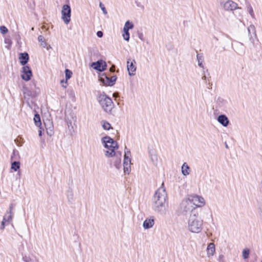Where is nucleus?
I'll use <instances>...</instances> for the list:
<instances>
[{
  "instance_id": "obj_1",
  "label": "nucleus",
  "mask_w": 262,
  "mask_h": 262,
  "mask_svg": "<svg viewBox=\"0 0 262 262\" xmlns=\"http://www.w3.org/2000/svg\"><path fill=\"white\" fill-rule=\"evenodd\" d=\"M167 200V195L164 182H162L160 188L155 192L153 198L154 210L162 214H165L166 210V202Z\"/></svg>"
},
{
  "instance_id": "obj_2",
  "label": "nucleus",
  "mask_w": 262,
  "mask_h": 262,
  "mask_svg": "<svg viewBox=\"0 0 262 262\" xmlns=\"http://www.w3.org/2000/svg\"><path fill=\"white\" fill-rule=\"evenodd\" d=\"M203 222V220L198 216V213L192 212L188 220V230L193 233L200 232L202 229Z\"/></svg>"
},
{
  "instance_id": "obj_3",
  "label": "nucleus",
  "mask_w": 262,
  "mask_h": 262,
  "mask_svg": "<svg viewBox=\"0 0 262 262\" xmlns=\"http://www.w3.org/2000/svg\"><path fill=\"white\" fill-rule=\"evenodd\" d=\"M98 101L105 112H110L113 105V102L111 98L108 97L105 94H100L98 96Z\"/></svg>"
},
{
  "instance_id": "obj_4",
  "label": "nucleus",
  "mask_w": 262,
  "mask_h": 262,
  "mask_svg": "<svg viewBox=\"0 0 262 262\" xmlns=\"http://www.w3.org/2000/svg\"><path fill=\"white\" fill-rule=\"evenodd\" d=\"M24 98L27 105L32 108L33 105V98L36 96L35 93L29 90L28 88H23Z\"/></svg>"
},
{
  "instance_id": "obj_5",
  "label": "nucleus",
  "mask_w": 262,
  "mask_h": 262,
  "mask_svg": "<svg viewBox=\"0 0 262 262\" xmlns=\"http://www.w3.org/2000/svg\"><path fill=\"white\" fill-rule=\"evenodd\" d=\"M180 211L182 213L186 215L187 213L192 212H196L195 210V207L192 205L191 203L188 199L183 200L180 204Z\"/></svg>"
},
{
  "instance_id": "obj_6",
  "label": "nucleus",
  "mask_w": 262,
  "mask_h": 262,
  "mask_svg": "<svg viewBox=\"0 0 262 262\" xmlns=\"http://www.w3.org/2000/svg\"><path fill=\"white\" fill-rule=\"evenodd\" d=\"M130 157V151L125 147L123 160V168L124 173L127 174H128L130 171L131 159Z\"/></svg>"
},
{
  "instance_id": "obj_7",
  "label": "nucleus",
  "mask_w": 262,
  "mask_h": 262,
  "mask_svg": "<svg viewBox=\"0 0 262 262\" xmlns=\"http://www.w3.org/2000/svg\"><path fill=\"white\" fill-rule=\"evenodd\" d=\"M101 141L104 147L106 148L116 149L118 148L117 142L109 136L103 137Z\"/></svg>"
},
{
  "instance_id": "obj_8",
  "label": "nucleus",
  "mask_w": 262,
  "mask_h": 262,
  "mask_svg": "<svg viewBox=\"0 0 262 262\" xmlns=\"http://www.w3.org/2000/svg\"><path fill=\"white\" fill-rule=\"evenodd\" d=\"M61 18L66 24H68L70 21L71 15V9L70 6L68 4H65L62 6L61 10Z\"/></svg>"
},
{
  "instance_id": "obj_9",
  "label": "nucleus",
  "mask_w": 262,
  "mask_h": 262,
  "mask_svg": "<svg viewBox=\"0 0 262 262\" xmlns=\"http://www.w3.org/2000/svg\"><path fill=\"white\" fill-rule=\"evenodd\" d=\"M187 199L193 206L202 207L205 203L204 198L197 195H190Z\"/></svg>"
},
{
  "instance_id": "obj_10",
  "label": "nucleus",
  "mask_w": 262,
  "mask_h": 262,
  "mask_svg": "<svg viewBox=\"0 0 262 262\" xmlns=\"http://www.w3.org/2000/svg\"><path fill=\"white\" fill-rule=\"evenodd\" d=\"M116 79V76L114 75L111 77H109L105 74H102L99 78L100 81L102 82L104 84L109 86L113 85L115 84Z\"/></svg>"
},
{
  "instance_id": "obj_11",
  "label": "nucleus",
  "mask_w": 262,
  "mask_h": 262,
  "mask_svg": "<svg viewBox=\"0 0 262 262\" xmlns=\"http://www.w3.org/2000/svg\"><path fill=\"white\" fill-rule=\"evenodd\" d=\"M91 67L98 71L103 72L106 69L107 64L105 61L102 60H99L96 62H92Z\"/></svg>"
},
{
  "instance_id": "obj_12",
  "label": "nucleus",
  "mask_w": 262,
  "mask_h": 262,
  "mask_svg": "<svg viewBox=\"0 0 262 262\" xmlns=\"http://www.w3.org/2000/svg\"><path fill=\"white\" fill-rule=\"evenodd\" d=\"M22 73L23 74L21 76L23 80L25 81H29L30 80L32 76V73L31 69L29 67L27 66H24L23 67Z\"/></svg>"
},
{
  "instance_id": "obj_13",
  "label": "nucleus",
  "mask_w": 262,
  "mask_h": 262,
  "mask_svg": "<svg viewBox=\"0 0 262 262\" xmlns=\"http://www.w3.org/2000/svg\"><path fill=\"white\" fill-rule=\"evenodd\" d=\"M221 5H223L224 9L227 11H232L237 8V4L231 0H228L225 2H222Z\"/></svg>"
},
{
  "instance_id": "obj_14",
  "label": "nucleus",
  "mask_w": 262,
  "mask_h": 262,
  "mask_svg": "<svg viewBox=\"0 0 262 262\" xmlns=\"http://www.w3.org/2000/svg\"><path fill=\"white\" fill-rule=\"evenodd\" d=\"M130 59H128L127 61V69L128 72V74L130 76H134L135 74L136 71V61L133 59L130 61Z\"/></svg>"
},
{
  "instance_id": "obj_15",
  "label": "nucleus",
  "mask_w": 262,
  "mask_h": 262,
  "mask_svg": "<svg viewBox=\"0 0 262 262\" xmlns=\"http://www.w3.org/2000/svg\"><path fill=\"white\" fill-rule=\"evenodd\" d=\"M248 31L249 40L251 43L254 44V38L256 37V31L254 26L252 25H250L248 28Z\"/></svg>"
},
{
  "instance_id": "obj_16",
  "label": "nucleus",
  "mask_w": 262,
  "mask_h": 262,
  "mask_svg": "<svg viewBox=\"0 0 262 262\" xmlns=\"http://www.w3.org/2000/svg\"><path fill=\"white\" fill-rule=\"evenodd\" d=\"M218 122L223 126L226 127L229 123V120L225 115H220L217 117Z\"/></svg>"
},
{
  "instance_id": "obj_17",
  "label": "nucleus",
  "mask_w": 262,
  "mask_h": 262,
  "mask_svg": "<svg viewBox=\"0 0 262 262\" xmlns=\"http://www.w3.org/2000/svg\"><path fill=\"white\" fill-rule=\"evenodd\" d=\"M29 59V56L27 53H23L20 54V63L22 66H26L25 65L28 62Z\"/></svg>"
},
{
  "instance_id": "obj_18",
  "label": "nucleus",
  "mask_w": 262,
  "mask_h": 262,
  "mask_svg": "<svg viewBox=\"0 0 262 262\" xmlns=\"http://www.w3.org/2000/svg\"><path fill=\"white\" fill-rule=\"evenodd\" d=\"M154 225V219H146L143 224V227L145 229H148L151 228Z\"/></svg>"
},
{
  "instance_id": "obj_19",
  "label": "nucleus",
  "mask_w": 262,
  "mask_h": 262,
  "mask_svg": "<svg viewBox=\"0 0 262 262\" xmlns=\"http://www.w3.org/2000/svg\"><path fill=\"white\" fill-rule=\"evenodd\" d=\"M235 51L239 55L243 56V55H244L245 51L244 49V45L241 42H238L237 45H236Z\"/></svg>"
},
{
  "instance_id": "obj_20",
  "label": "nucleus",
  "mask_w": 262,
  "mask_h": 262,
  "mask_svg": "<svg viewBox=\"0 0 262 262\" xmlns=\"http://www.w3.org/2000/svg\"><path fill=\"white\" fill-rule=\"evenodd\" d=\"M215 245L213 243H210L207 246V255L209 257L212 256L215 252Z\"/></svg>"
},
{
  "instance_id": "obj_21",
  "label": "nucleus",
  "mask_w": 262,
  "mask_h": 262,
  "mask_svg": "<svg viewBox=\"0 0 262 262\" xmlns=\"http://www.w3.org/2000/svg\"><path fill=\"white\" fill-rule=\"evenodd\" d=\"M181 168L182 173L184 176H186L189 174V172H188V170L189 169V167L186 163H184L182 165Z\"/></svg>"
},
{
  "instance_id": "obj_22",
  "label": "nucleus",
  "mask_w": 262,
  "mask_h": 262,
  "mask_svg": "<svg viewBox=\"0 0 262 262\" xmlns=\"http://www.w3.org/2000/svg\"><path fill=\"white\" fill-rule=\"evenodd\" d=\"M134 26V24L132 23L127 20L124 25L123 31L129 32V30L133 29Z\"/></svg>"
},
{
  "instance_id": "obj_23",
  "label": "nucleus",
  "mask_w": 262,
  "mask_h": 262,
  "mask_svg": "<svg viewBox=\"0 0 262 262\" xmlns=\"http://www.w3.org/2000/svg\"><path fill=\"white\" fill-rule=\"evenodd\" d=\"M47 133L50 136H52L54 134L53 126L52 122H49V126L46 127Z\"/></svg>"
},
{
  "instance_id": "obj_24",
  "label": "nucleus",
  "mask_w": 262,
  "mask_h": 262,
  "mask_svg": "<svg viewBox=\"0 0 262 262\" xmlns=\"http://www.w3.org/2000/svg\"><path fill=\"white\" fill-rule=\"evenodd\" d=\"M196 59L198 62V65L200 68H204V66L203 64V61L204 60V57L202 54H198L196 55Z\"/></svg>"
},
{
  "instance_id": "obj_25",
  "label": "nucleus",
  "mask_w": 262,
  "mask_h": 262,
  "mask_svg": "<svg viewBox=\"0 0 262 262\" xmlns=\"http://www.w3.org/2000/svg\"><path fill=\"white\" fill-rule=\"evenodd\" d=\"M34 121L35 125L37 126L40 127V126L41 125L40 117L38 114H35L34 117Z\"/></svg>"
},
{
  "instance_id": "obj_26",
  "label": "nucleus",
  "mask_w": 262,
  "mask_h": 262,
  "mask_svg": "<svg viewBox=\"0 0 262 262\" xmlns=\"http://www.w3.org/2000/svg\"><path fill=\"white\" fill-rule=\"evenodd\" d=\"M20 168V162L18 161H14L11 163V168L15 171H17Z\"/></svg>"
},
{
  "instance_id": "obj_27",
  "label": "nucleus",
  "mask_w": 262,
  "mask_h": 262,
  "mask_svg": "<svg viewBox=\"0 0 262 262\" xmlns=\"http://www.w3.org/2000/svg\"><path fill=\"white\" fill-rule=\"evenodd\" d=\"M121 154L119 153V157L116 159V160L114 162V165L115 167L119 169L121 167Z\"/></svg>"
},
{
  "instance_id": "obj_28",
  "label": "nucleus",
  "mask_w": 262,
  "mask_h": 262,
  "mask_svg": "<svg viewBox=\"0 0 262 262\" xmlns=\"http://www.w3.org/2000/svg\"><path fill=\"white\" fill-rule=\"evenodd\" d=\"M13 216L11 214H7L5 213L3 216V220L7 223V224H9L12 220Z\"/></svg>"
},
{
  "instance_id": "obj_29",
  "label": "nucleus",
  "mask_w": 262,
  "mask_h": 262,
  "mask_svg": "<svg viewBox=\"0 0 262 262\" xmlns=\"http://www.w3.org/2000/svg\"><path fill=\"white\" fill-rule=\"evenodd\" d=\"M150 159L154 165H156L158 162L157 156L155 154H152L150 151L149 152Z\"/></svg>"
},
{
  "instance_id": "obj_30",
  "label": "nucleus",
  "mask_w": 262,
  "mask_h": 262,
  "mask_svg": "<svg viewBox=\"0 0 262 262\" xmlns=\"http://www.w3.org/2000/svg\"><path fill=\"white\" fill-rule=\"evenodd\" d=\"M250 251L248 249H245L243 251V257L244 259H247L249 257Z\"/></svg>"
},
{
  "instance_id": "obj_31",
  "label": "nucleus",
  "mask_w": 262,
  "mask_h": 262,
  "mask_svg": "<svg viewBox=\"0 0 262 262\" xmlns=\"http://www.w3.org/2000/svg\"><path fill=\"white\" fill-rule=\"evenodd\" d=\"M65 74H66V80H68L72 77V72L71 70H70L69 69H66Z\"/></svg>"
},
{
  "instance_id": "obj_32",
  "label": "nucleus",
  "mask_w": 262,
  "mask_h": 262,
  "mask_svg": "<svg viewBox=\"0 0 262 262\" xmlns=\"http://www.w3.org/2000/svg\"><path fill=\"white\" fill-rule=\"evenodd\" d=\"M111 149V151H109L108 150H107L106 152H105V156H107V157H114L115 156V149Z\"/></svg>"
},
{
  "instance_id": "obj_33",
  "label": "nucleus",
  "mask_w": 262,
  "mask_h": 262,
  "mask_svg": "<svg viewBox=\"0 0 262 262\" xmlns=\"http://www.w3.org/2000/svg\"><path fill=\"white\" fill-rule=\"evenodd\" d=\"M102 127L105 130H109L111 128V125L107 121H103V123L102 124Z\"/></svg>"
},
{
  "instance_id": "obj_34",
  "label": "nucleus",
  "mask_w": 262,
  "mask_h": 262,
  "mask_svg": "<svg viewBox=\"0 0 262 262\" xmlns=\"http://www.w3.org/2000/svg\"><path fill=\"white\" fill-rule=\"evenodd\" d=\"M122 35L125 40L128 41L129 40L130 35L129 32L124 31Z\"/></svg>"
},
{
  "instance_id": "obj_35",
  "label": "nucleus",
  "mask_w": 262,
  "mask_h": 262,
  "mask_svg": "<svg viewBox=\"0 0 262 262\" xmlns=\"http://www.w3.org/2000/svg\"><path fill=\"white\" fill-rule=\"evenodd\" d=\"M0 31L2 34H5L8 32V30L5 26H2L0 27Z\"/></svg>"
},
{
  "instance_id": "obj_36",
  "label": "nucleus",
  "mask_w": 262,
  "mask_h": 262,
  "mask_svg": "<svg viewBox=\"0 0 262 262\" xmlns=\"http://www.w3.org/2000/svg\"><path fill=\"white\" fill-rule=\"evenodd\" d=\"M99 7L101 8V9L102 11L104 14H105V15L107 14V11L105 8L104 5L101 2H100L99 4Z\"/></svg>"
},
{
  "instance_id": "obj_37",
  "label": "nucleus",
  "mask_w": 262,
  "mask_h": 262,
  "mask_svg": "<svg viewBox=\"0 0 262 262\" xmlns=\"http://www.w3.org/2000/svg\"><path fill=\"white\" fill-rule=\"evenodd\" d=\"M68 200L69 202H72L73 200V194L72 192H70V193L68 194Z\"/></svg>"
},
{
  "instance_id": "obj_38",
  "label": "nucleus",
  "mask_w": 262,
  "mask_h": 262,
  "mask_svg": "<svg viewBox=\"0 0 262 262\" xmlns=\"http://www.w3.org/2000/svg\"><path fill=\"white\" fill-rule=\"evenodd\" d=\"M68 93L70 98H74L75 97L74 92L72 90H68Z\"/></svg>"
},
{
  "instance_id": "obj_39",
  "label": "nucleus",
  "mask_w": 262,
  "mask_h": 262,
  "mask_svg": "<svg viewBox=\"0 0 262 262\" xmlns=\"http://www.w3.org/2000/svg\"><path fill=\"white\" fill-rule=\"evenodd\" d=\"M38 41L40 43L43 42L45 41V38L42 35H39L38 37Z\"/></svg>"
},
{
  "instance_id": "obj_40",
  "label": "nucleus",
  "mask_w": 262,
  "mask_h": 262,
  "mask_svg": "<svg viewBox=\"0 0 262 262\" xmlns=\"http://www.w3.org/2000/svg\"><path fill=\"white\" fill-rule=\"evenodd\" d=\"M6 223H7L3 220L2 222V223H1V227H0V229L3 230L5 228Z\"/></svg>"
},
{
  "instance_id": "obj_41",
  "label": "nucleus",
  "mask_w": 262,
  "mask_h": 262,
  "mask_svg": "<svg viewBox=\"0 0 262 262\" xmlns=\"http://www.w3.org/2000/svg\"><path fill=\"white\" fill-rule=\"evenodd\" d=\"M18 154V151L15 149L13 150V155L11 157V159L12 160L14 157Z\"/></svg>"
},
{
  "instance_id": "obj_42",
  "label": "nucleus",
  "mask_w": 262,
  "mask_h": 262,
  "mask_svg": "<svg viewBox=\"0 0 262 262\" xmlns=\"http://www.w3.org/2000/svg\"><path fill=\"white\" fill-rule=\"evenodd\" d=\"M103 32L101 31H99L97 32V35L98 37L101 38L103 36Z\"/></svg>"
},
{
  "instance_id": "obj_43",
  "label": "nucleus",
  "mask_w": 262,
  "mask_h": 262,
  "mask_svg": "<svg viewBox=\"0 0 262 262\" xmlns=\"http://www.w3.org/2000/svg\"><path fill=\"white\" fill-rule=\"evenodd\" d=\"M135 3H136V4L137 7H140L142 9L144 8V6L143 5H142L141 4L140 2L136 1Z\"/></svg>"
},
{
  "instance_id": "obj_44",
  "label": "nucleus",
  "mask_w": 262,
  "mask_h": 262,
  "mask_svg": "<svg viewBox=\"0 0 262 262\" xmlns=\"http://www.w3.org/2000/svg\"><path fill=\"white\" fill-rule=\"evenodd\" d=\"M249 13L250 14L251 16L252 17H253L254 13H253V11L252 7H250V8H249Z\"/></svg>"
},
{
  "instance_id": "obj_45",
  "label": "nucleus",
  "mask_w": 262,
  "mask_h": 262,
  "mask_svg": "<svg viewBox=\"0 0 262 262\" xmlns=\"http://www.w3.org/2000/svg\"><path fill=\"white\" fill-rule=\"evenodd\" d=\"M5 213H7V214L13 215V211L12 210L8 209Z\"/></svg>"
},
{
  "instance_id": "obj_46",
  "label": "nucleus",
  "mask_w": 262,
  "mask_h": 262,
  "mask_svg": "<svg viewBox=\"0 0 262 262\" xmlns=\"http://www.w3.org/2000/svg\"><path fill=\"white\" fill-rule=\"evenodd\" d=\"M115 71V66H112L110 68V71L112 73H114Z\"/></svg>"
},
{
  "instance_id": "obj_47",
  "label": "nucleus",
  "mask_w": 262,
  "mask_h": 262,
  "mask_svg": "<svg viewBox=\"0 0 262 262\" xmlns=\"http://www.w3.org/2000/svg\"><path fill=\"white\" fill-rule=\"evenodd\" d=\"M14 205L13 204H10L9 205V208L8 209L9 210H13V209H14Z\"/></svg>"
},
{
  "instance_id": "obj_48",
  "label": "nucleus",
  "mask_w": 262,
  "mask_h": 262,
  "mask_svg": "<svg viewBox=\"0 0 262 262\" xmlns=\"http://www.w3.org/2000/svg\"><path fill=\"white\" fill-rule=\"evenodd\" d=\"M206 84H207V89H208L209 90L212 89V83H210V82H209L208 83H206Z\"/></svg>"
},
{
  "instance_id": "obj_49",
  "label": "nucleus",
  "mask_w": 262,
  "mask_h": 262,
  "mask_svg": "<svg viewBox=\"0 0 262 262\" xmlns=\"http://www.w3.org/2000/svg\"><path fill=\"white\" fill-rule=\"evenodd\" d=\"M139 38L141 40H144V39H143V35L142 33H140L139 34Z\"/></svg>"
},
{
  "instance_id": "obj_50",
  "label": "nucleus",
  "mask_w": 262,
  "mask_h": 262,
  "mask_svg": "<svg viewBox=\"0 0 262 262\" xmlns=\"http://www.w3.org/2000/svg\"><path fill=\"white\" fill-rule=\"evenodd\" d=\"M23 259L24 261L29 262V258L27 256L23 257Z\"/></svg>"
},
{
  "instance_id": "obj_51",
  "label": "nucleus",
  "mask_w": 262,
  "mask_h": 262,
  "mask_svg": "<svg viewBox=\"0 0 262 262\" xmlns=\"http://www.w3.org/2000/svg\"><path fill=\"white\" fill-rule=\"evenodd\" d=\"M41 45L43 47V48H46V47L47 46V43L46 41H43V42H41Z\"/></svg>"
},
{
  "instance_id": "obj_52",
  "label": "nucleus",
  "mask_w": 262,
  "mask_h": 262,
  "mask_svg": "<svg viewBox=\"0 0 262 262\" xmlns=\"http://www.w3.org/2000/svg\"><path fill=\"white\" fill-rule=\"evenodd\" d=\"M119 96V94L118 93H114L113 94V96L114 97H118Z\"/></svg>"
},
{
  "instance_id": "obj_53",
  "label": "nucleus",
  "mask_w": 262,
  "mask_h": 262,
  "mask_svg": "<svg viewBox=\"0 0 262 262\" xmlns=\"http://www.w3.org/2000/svg\"><path fill=\"white\" fill-rule=\"evenodd\" d=\"M202 79L204 80H206L207 79V77L205 76V75H204L203 77H202Z\"/></svg>"
},
{
  "instance_id": "obj_54",
  "label": "nucleus",
  "mask_w": 262,
  "mask_h": 262,
  "mask_svg": "<svg viewBox=\"0 0 262 262\" xmlns=\"http://www.w3.org/2000/svg\"><path fill=\"white\" fill-rule=\"evenodd\" d=\"M42 135V131L41 130H39V136H41Z\"/></svg>"
},
{
  "instance_id": "obj_55",
  "label": "nucleus",
  "mask_w": 262,
  "mask_h": 262,
  "mask_svg": "<svg viewBox=\"0 0 262 262\" xmlns=\"http://www.w3.org/2000/svg\"><path fill=\"white\" fill-rule=\"evenodd\" d=\"M226 36L227 38H230V36H229L228 35H227V34H226Z\"/></svg>"
},
{
  "instance_id": "obj_56",
  "label": "nucleus",
  "mask_w": 262,
  "mask_h": 262,
  "mask_svg": "<svg viewBox=\"0 0 262 262\" xmlns=\"http://www.w3.org/2000/svg\"><path fill=\"white\" fill-rule=\"evenodd\" d=\"M226 146V148H228V145L227 144H226V146Z\"/></svg>"
},
{
  "instance_id": "obj_57",
  "label": "nucleus",
  "mask_w": 262,
  "mask_h": 262,
  "mask_svg": "<svg viewBox=\"0 0 262 262\" xmlns=\"http://www.w3.org/2000/svg\"><path fill=\"white\" fill-rule=\"evenodd\" d=\"M260 184H261V188H262V180H261V181Z\"/></svg>"
},
{
  "instance_id": "obj_58",
  "label": "nucleus",
  "mask_w": 262,
  "mask_h": 262,
  "mask_svg": "<svg viewBox=\"0 0 262 262\" xmlns=\"http://www.w3.org/2000/svg\"><path fill=\"white\" fill-rule=\"evenodd\" d=\"M223 257V255H220V258H222Z\"/></svg>"
},
{
  "instance_id": "obj_59",
  "label": "nucleus",
  "mask_w": 262,
  "mask_h": 262,
  "mask_svg": "<svg viewBox=\"0 0 262 262\" xmlns=\"http://www.w3.org/2000/svg\"><path fill=\"white\" fill-rule=\"evenodd\" d=\"M214 38H215V40H218V39H217L216 37H214Z\"/></svg>"
},
{
  "instance_id": "obj_60",
  "label": "nucleus",
  "mask_w": 262,
  "mask_h": 262,
  "mask_svg": "<svg viewBox=\"0 0 262 262\" xmlns=\"http://www.w3.org/2000/svg\"><path fill=\"white\" fill-rule=\"evenodd\" d=\"M63 86L64 87V88H66L67 85H63Z\"/></svg>"
},
{
  "instance_id": "obj_61",
  "label": "nucleus",
  "mask_w": 262,
  "mask_h": 262,
  "mask_svg": "<svg viewBox=\"0 0 262 262\" xmlns=\"http://www.w3.org/2000/svg\"><path fill=\"white\" fill-rule=\"evenodd\" d=\"M32 30H34V28L32 27V29H31Z\"/></svg>"
},
{
  "instance_id": "obj_62",
  "label": "nucleus",
  "mask_w": 262,
  "mask_h": 262,
  "mask_svg": "<svg viewBox=\"0 0 262 262\" xmlns=\"http://www.w3.org/2000/svg\"><path fill=\"white\" fill-rule=\"evenodd\" d=\"M261 262H262V260H261Z\"/></svg>"
}]
</instances>
